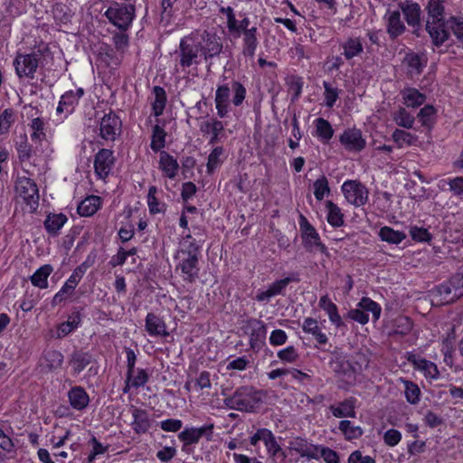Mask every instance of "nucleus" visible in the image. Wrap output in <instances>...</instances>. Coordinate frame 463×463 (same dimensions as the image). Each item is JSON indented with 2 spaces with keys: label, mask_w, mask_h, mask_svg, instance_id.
Segmentation results:
<instances>
[{
  "label": "nucleus",
  "mask_w": 463,
  "mask_h": 463,
  "mask_svg": "<svg viewBox=\"0 0 463 463\" xmlns=\"http://www.w3.org/2000/svg\"><path fill=\"white\" fill-rule=\"evenodd\" d=\"M395 123L404 128H411L414 123V117L409 113L404 108H400L393 114Z\"/></svg>",
  "instance_id": "864d4df0"
},
{
  "label": "nucleus",
  "mask_w": 463,
  "mask_h": 463,
  "mask_svg": "<svg viewBox=\"0 0 463 463\" xmlns=\"http://www.w3.org/2000/svg\"><path fill=\"white\" fill-rule=\"evenodd\" d=\"M153 93L155 96V100L152 103L154 114L156 116H160L165 109V101H166V95L165 91L163 88L159 86H156L153 89Z\"/></svg>",
  "instance_id": "8fccbe9b"
},
{
  "label": "nucleus",
  "mask_w": 463,
  "mask_h": 463,
  "mask_svg": "<svg viewBox=\"0 0 463 463\" xmlns=\"http://www.w3.org/2000/svg\"><path fill=\"white\" fill-rule=\"evenodd\" d=\"M158 167L164 176L169 179H175L179 172L177 160L165 151H162L159 155Z\"/></svg>",
  "instance_id": "412c9836"
},
{
  "label": "nucleus",
  "mask_w": 463,
  "mask_h": 463,
  "mask_svg": "<svg viewBox=\"0 0 463 463\" xmlns=\"http://www.w3.org/2000/svg\"><path fill=\"white\" fill-rule=\"evenodd\" d=\"M342 54L346 60H352L364 52L363 40L360 37L351 36L340 43Z\"/></svg>",
  "instance_id": "4be33fe9"
},
{
  "label": "nucleus",
  "mask_w": 463,
  "mask_h": 463,
  "mask_svg": "<svg viewBox=\"0 0 463 463\" xmlns=\"http://www.w3.org/2000/svg\"><path fill=\"white\" fill-rule=\"evenodd\" d=\"M179 261L175 270L180 271V276L184 281L194 282L198 278V258L192 256H177Z\"/></svg>",
  "instance_id": "9b49d317"
},
{
  "label": "nucleus",
  "mask_w": 463,
  "mask_h": 463,
  "mask_svg": "<svg viewBox=\"0 0 463 463\" xmlns=\"http://www.w3.org/2000/svg\"><path fill=\"white\" fill-rule=\"evenodd\" d=\"M133 420L131 426L137 434L146 433L151 427V420L148 413L145 410L134 408L132 410Z\"/></svg>",
  "instance_id": "a878e982"
},
{
  "label": "nucleus",
  "mask_w": 463,
  "mask_h": 463,
  "mask_svg": "<svg viewBox=\"0 0 463 463\" xmlns=\"http://www.w3.org/2000/svg\"><path fill=\"white\" fill-rule=\"evenodd\" d=\"M453 292L450 281L444 282L435 288L431 301L438 306L450 304L458 299Z\"/></svg>",
  "instance_id": "aec40b11"
},
{
  "label": "nucleus",
  "mask_w": 463,
  "mask_h": 463,
  "mask_svg": "<svg viewBox=\"0 0 463 463\" xmlns=\"http://www.w3.org/2000/svg\"><path fill=\"white\" fill-rule=\"evenodd\" d=\"M29 126L32 131L31 137L33 140L42 141L45 138V122L42 118L36 117L33 118Z\"/></svg>",
  "instance_id": "3c124183"
},
{
  "label": "nucleus",
  "mask_w": 463,
  "mask_h": 463,
  "mask_svg": "<svg viewBox=\"0 0 463 463\" xmlns=\"http://www.w3.org/2000/svg\"><path fill=\"white\" fill-rule=\"evenodd\" d=\"M317 458L322 457L326 463H338L339 457L335 451L329 448L318 446Z\"/></svg>",
  "instance_id": "774afa93"
},
{
  "label": "nucleus",
  "mask_w": 463,
  "mask_h": 463,
  "mask_svg": "<svg viewBox=\"0 0 463 463\" xmlns=\"http://www.w3.org/2000/svg\"><path fill=\"white\" fill-rule=\"evenodd\" d=\"M314 186V195L317 200L321 201L324 199L325 195L330 193V189L328 186V181L326 176H321L317 179L313 184Z\"/></svg>",
  "instance_id": "bf43d9fd"
},
{
  "label": "nucleus",
  "mask_w": 463,
  "mask_h": 463,
  "mask_svg": "<svg viewBox=\"0 0 463 463\" xmlns=\"http://www.w3.org/2000/svg\"><path fill=\"white\" fill-rule=\"evenodd\" d=\"M316 135L324 142H328L333 135L334 129L330 123L323 118H318L315 120Z\"/></svg>",
  "instance_id": "a18cd8bd"
},
{
  "label": "nucleus",
  "mask_w": 463,
  "mask_h": 463,
  "mask_svg": "<svg viewBox=\"0 0 463 463\" xmlns=\"http://www.w3.org/2000/svg\"><path fill=\"white\" fill-rule=\"evenodd\" d=\"M340 143L348 151L359 152L365 146V139L360 129L348 128L345 130L339 137Z\"/></svg>",
  "instance_id": "f8f14e48"
},
{
  "label": "nucleus",
  "mask_w": 463,
  "mask_h": 463,
  "mask_svg": "<svg viewBox=\"0 0 463 463\" xmlns=\"http://www.w3.org/2000/svg\"><path fill=\"white\" fill-rule=\"evenodd\" d=\"M341 189L345 200L355 207L363 206L368 202V189L360 182L347 180L342 184Z\"/></svg>",
  "instance_id": "0eeeda50"
},
{
  "label": "nucleus",
  "mask_w": 463,
  "mask_h": 463,
  "mask_svg": "<svg viewBox=\"0 0 463 463\" xmlns=\"http://www.w3.org/2000/svg\"><path fill=\"white\" fill-rule=\"evenodd\" d=\"M326 207L327 210V222L334 227H340L344 224V215L341 209L333 202L326 201Z\"/></svg>",
  "instance_id": "79ce46f5"
},
{
  "label": "nucleus",
  "mask_w": 463,
  "mask_h": 463,
  "mask_svg": "<svg viewBox=\"0 0 463 463\" xmlns=\"http://www.w3.org/2000/svg\"><path fill=\"white\" fill-rule=\"evenodd\" d=\"M403 64L411 76H417L422 72L427 65V58L423 54L409 52L404 57Z\"/></svg>",
  "instance_id": "5701e85b"
},
{
  "label": "nucleus",
  "mask_w": 463,
  "mask_h": 463,
  "mask_svg": "<svg viewBox=\"0 0 463 463\" xmlns=\"http://www.w3.org/2000/svg\"><path fill=\"white\" fill-rule=\"evenodd\" d=\"M202 43L193 38L184 37L179 44V64L181 67L188 68L193 64H198L202 55Z\"/></svg>",
  "instance_id": "39448f33"
},
{
  "label": "nucleus",
  "mask_w": 463,
  "mask_h": 463,
  "mask_svg": "<svg viewBox=\"0 0 463 463\" xmlns=\"http://www.w3.org/2000/svg\"><path fill=\"white\" fill-rule=\"evenodd\" d=\"M339 430L345 435L346 439H354L360 438L364 431L361 427L354 426L350 420H341Z\"/></svg>",
  "instance_id": "09e8293b"
},
{
  "label": "nucleus",
  "mask_w": 463,
  "mask_h": 463,
  "mask_svg": "<svg viewBox=\"0 0 463 463\" xmlns=\"http://www.w3.org/2000/svg\"><path fill=\"white\" fill-rule=\"evenodd\" d=\"M213 425H203L200 428H184L178 434V439L184 442V445H192L197 443L203 435L208 433L211 435L213 433Z\"/></svg>",
  "instance_id": "a211bd4d"
},
{
  "label": "nucleus",
  "mask_w": 463,
  "mask_h": 463,
  "mask_svg": "<svg viewBox=\"0 0 463 463\" xmlns=\"http://www.w3.org/2000/svg\"><path fill=\"white\" fill-rule=\"evenodd\" d=\"M165 130L158 125H156L153 128V135L151 139V148L154 151H159L161 148L165 146Z\"/></svg>",
  "instance_id": "4d7b16f0"
},
{
  "label": "nucleus",
  "mask_w": 463,
  "mask_h": 463,
  "mask_svg": "<svg viewBox=\"0 0 463 463\" xmlns=\"http://www.w3.org/2000/svg\"><path fill=\"white\" fill-rule=\"evenodd\" d=\"M264 444L267 448L269 454L271 457L280 458L281 459L285 458L286 456H285L284 452L282 451L280 446L276 441V439H275V436L273 435V433L270 434V436L269 437V439H267V441Z\"/></svg>",
  "instance_id": "0e129e2a"
},
{
  "label": "nucleus",
  "mask_w": 463,
  "mask_h": 463,
  "mask_svg": "<svg viewBox=\"0 0 463 463\" xmlns=\"http://www.w3.org/2000/svg\"><path fill=\"white\" fill-rule=\"evenodd\" d=\"M68 397L71 405L76 410H82L86 408L90 402L88 393L81 387L72 388L69 392Z\"/></svg>",
  "instance_id": "f704fd0d"
},
{
  "label": "nucleus",
  "mask_w": 463,
  "mask_h": 463,
  "mask_svg": "<svg viewBox=\"0 0 463 463\" xmlns=\"http://www.w3.org/2000/svg\"><path fill=\"white\" fill-rule=\"evenodd\" d=\"M230 88L227 85L219 86L215 92V107L220 118H224L228 113Z\"/></svg>",
  "instance_id": "cd10ccee"
},
{
  "label": "nucleus",
  "mask_w": 463,
  "mask_h": 463,
  "mask_svg": "<svg viewBox=\"0 0 463 463\" xmlns=\"http://www.w3.org/2000/svg\"><path fill=\"white\" fill-rule=\"evenodd\" d=\"M408 361L413 365L414 369L422 373L427 379L431 381L439 378V372L434 363L417 355H411Z\"/></svg>",
  "instance_id": "f3484780"
},
{
  "label": "nucleus",
  "mask_w": 463,
  "mask_h": 463,
  "mask_svg": "<svg viewBox=\"0 0 463 463\" xmlns=\"http://www.w3.org/2000/svg\"><path fill=\"white\" fill-rule=\"evenodd\" d=\"M400 13L404 15L405 21L409 26L417 28L420 24L421 8L420 5L412 1L405 0L398 3Z\"/></svg>",
  "instance_id": "ddd939ff"
},
{
  "label": "nucleus",
  "mask_w": 463,
  "mask_h": 463,
  "mask_svg": "<svg viewBox=\"0 0 463 463\" xmlns=\"http://www.w3.org/2000/svg\"><path fill=\"white\" fill-rule=\"evenodd\" d=\"M436 109L432 105L424 106L418 113V118L425 127H430L434 123Z\"/></svg>",
  "instance_id": "13d9d810"
},
{
  "label": "nucleus",
  "mask_w": 463,
  "mask_h": 463,
  "mask_svg": "<svg viewBox=\"0 0 463 463\" xmlns=\"http://www.w3.org/2000/svg\"><path fill=\"white\" fill-rule=\"evenodd\" d=\"M67 221L68 218L63 213H49L43 225L49 235L57 236Z\"/></svg>",
  "instance_id": "c85d7f7f"
},
{
  "label": "nucleus",
  "mask_w": 463,
  "mask_h": 463,
  "mask_svg": "<svg viewBox=\"0 0 463 463\" xmlns=\"http://www.w3.org/2000/svg\"><path fill=\"white\" fill-rule=\"evenodd\" d=\"M409 233L413 241L419 242H429L432 238L427 229L418 226H411Z\"/></svg>",
  "instance_id": "680f3d73"
},
{
  "label": "nucleus",
  "mask_w": 463,
  "mask_h": 463,
  "mask_svg": "<svg viewBox=\"0 0 463 463\" xmlns=\"http://www.w3.org/2000/svg\"><path fill=\"white\" fill-rule=\"evenodd\" d=\"M80 323V318L79 315H74L69 317L66 322L60 324L57 327L56 337L63 338L75 329L78 328Z\"/></svg>",
  "instance_id": "49530a36"
},
{
  "label": "nucleus",
  "mask_w": 463,
  "mask_h": 463,
  "mask_svg": "<svg viewBox=\"0 0 463 463\" xmlns=\"http://www.w3.org/2000/svg\"><path fill=\"white\" fill-rule=\"evenodd\" d=\"M51 57L49 47L44 45L31 53H18L14 60L16 75L22 79L33 80L39 66H43L47 58Z\"/></svg>",
  "instance_id": "f257e3e1"
},
{
  "label": "nucleus",
  "mask_w": 463,
  "mask_h": 463,
  "mask_svg": "<svg viewBox=\"0 0 463 463\" xmlns=\"http://www.w3.org/2000/svg\"><path fill=\"white\" fill-rule=\"evenodd\" d=\"M426 31L428 32L432 43L436 47L441 46L449 38V33L445 29L443 22H426Z\"/></svg>",
  "instance_id": "6ab92c4d"
},
{
  "label": "nucleus",
  "mask_w": 463,
  "mask_h": 463,
  "mask_svg": "<svg viewBox=\"0 0 463 463\" xmlns=\"http://www.w3.org/2000/svg\"><path fill=\"white\" fill-rule=\"evenodd\" d=\"M379 236L382 241L392 244H399L406 238L404 232L395 231L389 226L382 227L379 231Z\"/></svg>",
  "instance_id": "37998d69"
},
{
  "label": "nucleus",
  "mask_w": 463,
  "mask_h": 463,
  "mask_svg": "<svg viewBox=\"0 0 463 463\" xmlns=\"http://www.w3.org/2000/svg\"><path fill=\"white\" fill-rule=\"evenodd\" d=\"M63 363V355L61 352L56 350H48L44 352L41 365L47 368L49 371H55L59 369Z\"/></svg>",
  "instance_id": "c9c22d12"
},
{
  "label": "nucleus",
  "mask_w": 463,
  "mask_h": 463,
  "mask_svg": "<svg viewBox=\"0 0 463 463\" xmlns=\"http://www.w3.org/2000/svg\"><path fill=\"white\" fill-rule=\"evenodd\" d=\"M399 382L403 384L406 401L412 405L418 404L421 395L419 386L415 383L404 378H400Z\"/></svg>",
  "instance_id": "4c0bfd02"
},
{
  "label": "nucleus",
  "mask_w": 463,
  "mask_h": 463,
  "mask_svg": "<svg viewBox=\"0 0 463 463\" xmlns=\"http://www.w3.org/2000/svg\"><path fill=\"white\" fill-rule=\"evenodd\" d=\"M121 132V120L113 112L105 114L99 121V136L108 141H114Z\"/></svg>",
  "instance_id": "1a4fd4ad"
},
{
  "label": "nucleus",
  "mask_w": 463,
  "mask_h": 463,
  "mask_svg": "<svg viewBox=\"0 0 463 463\" xmlns=\"http://www.w3.org/2000/svg\"><path fill=\"white\" fill-rule=\"evenodd\" d=\"M386 33L391 40H395L406 31V25L402 19L400 10H388L383 16Z\"/></svg>",
  "instance_id": "9d476101"
},
{
  "label": "nucleus",
  "mask_w": 463,
  "mask_h": 463,
  "mask_svg": "<svg viewBox=\"0 0 463 463\" xmlns=\"http://www.w3.org/2000/svg\"><path fill=\"white\" fill-rule=\"evenodd\" d=\"M101 198L97 195L87 196L78 205V213L81 216H92L100 208Z\"/></svg>",
  "instance_id": "7c9ffc66"
},
{
  "label": "nucleus",
  "mask_w": 463,
  "mask_h": 463,
  "mask_svg": "<svg viewBox=\"0 0 463 463\" xmlns=\"http://www.w3.org/2000/svg\"><path fill=\"white\" fill-rule=\"evenodd\" d=\"M403 103L407 107L417 108L425 102L426 96L415 88H404L401 91Z\"/></svg>",
  "instance_id": "2f4dec72"
},
{
  "label": "nucleus",
  "mask_w": 463,
  "mask_h": 463,
  "mask_svg": "<svg viewBox=\"0 0 463 463\" xmlns=\"http://www.w3.org/2000/svg\"><path fill=\"white\" fill-rule=\"evenodd\" d=\"M115 165V156L111 150L102 148L94 157V173L99 179L105 180Z\"/></svg>",
  "instance_id": "6e6552de"
},
{
  "label": "nucleus",
  "mask_w": 463,
  "mask_h": 463,
  "mask_svg": "<svg viewBox=\"0 0 463 463\" xmlns=\"http://www.w3.org/2000/svg\"><path fill=\"white\" fill-rule=\"evenodd\" d=\"M104 15L110 24L120 30H128L136 15V7L133 5H127L113 1L104 13Z\"/></svg>",
  "instance_id": "7ed1b4c3"
},
{
  "label": "nucleus",
  "mask_w": 463,
  "mask_h": 463,
  "mask_svg": "<svg viewBox=\"0 0 463 463\" xmlns=\"http://www.w3.org/2000/svg\"><path fill=\"white\" fill-rule=\"evenodd\" d=\"M83 94L84 90L81 88H79L76 90L66 91L61 97L60 102L56 109V112L58 114L64 113L65 117L71 114Z\"/></svg>",
  "instance_id": "4468645a"
},
{
  "label": "nucleus",
  "mask_w": 463,
  "mask_h": 463,
  "mask_svg": "<svg viewBox=\"0 0 463 463\" xmlns=\"http://www.w3.org/2000/svg\"><path fill=\"white\" fill-rule=\"evenodd\" d=\"M392 138L398 148L411 146L417 142V137L415 135L398 128L392 132Z\"/></svg>",
  "instance_id": "a19ab883"
},
{
  "label": "nucleus",
  "mask_w": 463,
  "mask_h": 463,
  "mask_svg": "<svg viewBox=\"0 0 463 463\" xmlns=\"http://www.w3.org/2000/svg\"><path fill=\"white\" fill-rule=\"evenodd\" d=\"M428 14L427 22H443L445 7L442 0H428L425 6Z\"/></svg>",
  "instance_id": "72a5a7b5"
},
{
  "label": "nucleus",
  "mask_w": 463,
  "mask_h": 463,
  "mask_svg": "<svg viewBox=\"0 0 463 463\" xmlns=\"http://www.w3.org/2000/svg\"><path fill=\"white\" fill-rule=\"evenodd\" d=\"M302 329L305 333L312 335L320 345H325L328 341L326 335L321 331L317 321L312 317L304 319Z\"/></svg>",
  "instance_id": "473e14b6"
},
{
  "label": "nucleus",
  "mask_w": 463,
  "mask_h": 463,
  "mask_svg": "<svg viewBox=\"0 0 463 463\" xmlns=\"http://www.w3.org/2000/svg\"><path fill=\"white\" fill-rule=\"evenodd\" d=\"M148 381V374L144 369H137L136 374L135 373L132 374L130 380L127 378V386L124 390L125 392H128L129 384L133 387H140L146 383Z\"/></svg>",
  "instance_id": "052dcab7"
},
{
  "label": "nucleus",
  "mask_w": 463,
  "mask_h": 463,
  "mask_svg": "<svg viewBox=\"0 0 463 463\" xmlns=\"http://www.w3.org/2000/svg\"><path fill=\"white\" fill-rule=\"evenodd\" d=\"M199 254V247L195 244L194 239L191 235H186L180 242V249L177 256H192L197 257Z\"/></svg>",
  "instance_id": "c03bdc74"
},
{
  "label": "nucleus",
  "mask_w": 463,
  "mask_h": 463,
  "mask_svg": "<svg viewBox=\"0 0 463 463\" xmlns=\"http://www.w3.org/2000/svg\"><path fill=\"white\" fill-rule=\"evenodd\" d=\"M447 24L452 30L454 35L460 42H463V17L460 16H450Z\"/></svg>",
  "instance_id": "e2e57ef3"
},
{
  "label": "nucleus",
  "mask_w": 463,
  "mask_h": 463,
  "mask_svg": "<svg viewBox=\"0 0 463 463\" xmlns=\"http://www.w3.org/2000/svg\"><path fill=\"white\" fill-rule=\"evenodd\" d=\"M145 327L151 336H167L168 332L162 318L153 313H148L145 320Z\"/></svg>",
  "instance_id": "b1692460"
},
{
  "label": "nucleus",
  "mask_w": 463,
  "mask_h": 463,
  "mask_svg": "<svg viewBox=\"0 0 463 463\" xmlns=\"http://www.w3.org/2000/svg\"><path fill=\"white\" fill-rule=\"evenodd\" d=\"M156 193L157 188L156 186L152 185L149 187L147 194V205L149 213L152 214L164 213L165 211V204L156 198Z\"/></svg>",
  "instance_id": "de8ad7c7"
},
{
  "label": "nucleus",
  "mask_w": 463,
  "mask_h": 463,
  "mask_svg": "<svg viewBox=\"0 0 463 463\" xmlns=\"http://www.w3.org/2000/svg\"><path fill=\"white\" fill-rule=\"evenodd\" d=\"M288 449L302 458H317L318 446L308 442L302 438H293L288 442Z\"/></svg>",
  "instance_id": "dca6fc26"
},
{
  "label": "nucleus",
  "mask_w": 463,
  "mask_h": 463,
  "mask_svg": "<svg viewBox=\"0 0 463 463\" xmlns=\"http://www.w3.org/2000/svg\"><path fill=\"white\" fill-rule=\"evenodd\" d=\"M323 85L325 89L324 96L326 106L332 108L338 99L339 91L336 88H332L326 81H324Z\"/></svg>",
  "instance_id": "338daca9"
},
{
  "label": "nucleus",
  "mask_w": 463,
  "mask_h": 463,
  "mask_svg": "<svg viewBox=\"0 0 463 463\" xmlns=\"http://www.w3.org/2000/svg\"><path fill=\"white\" fill-rule=\"evenodd\" d=\"M412 321L408 317H398L393 321V333L396 335H407L412 329Z\"/></svg>",
  "instance_id": "6e6d98bb"
},
{
  "label": "nucleus",
  "mask_w": 463,
  "mask_h": 463,
  "mask_svg": "<svg viewBox=\"0 0 463 463\" xmlns=\"http://www.w3.org/2000/svg\"><path fill=\"white\" fill-rule=\"evenodd\" d=\"M16 198L22 200L30 212H34L39 205V191L33 180L27 176H19L15 181Z\"/></svg>",
  "instance_id": "20e7f679"
},
{
  "label": "nucleus",
  "mask_w": 463,
  "mask_h": 463,
  "mask_svg": "<svg viewBox=\"0 0 463 463\" xmlns=\"http://www.w3.org/2000/svg\"><path fill=\"white\" fill-rule=\"evenodd\" d=\"M242 34V54L247 57L252 58L255 54L256 49L259 45L258 29L253 26L245 31Z\"/></svg>",
  "instance_id": "bb28decb"
},
{
  "label": "nucleus",
  "mask_w": 463,
  "mask_h": 463,
  "mask_svg": "<svg viewBox=\"0 0 463 463\" xmlns=\"http://www.w3.org/2000/svg\"><path fill=\"white\" fill-rule=\"evenodd\" d=\"M354 407V401L350 399L340 402L337 406L332 405L330 410L336 418H354L356 415Z\"/></svg>",
  "instance_id": "58836bf2"
},
{
  "label": "nucleus",
  "mask_w": 463,
  "mask_h": 463,
  "mask_svg": "<svg viewBox=\"0 0 463 463\" xmlns=\"http://www.w3.org/2000/svg\"><path fill=\"white\" fill-rule=\"evenodd\" d=\"M278 357L283 363L292 364L295 363L298 359V354L296 348L292 345L288 346L284 349L279 350L277 353Z\"/></svg>",
  "instance_id": "69168bd1"
},
{
  "label": "nucleus",
  "mask_w": 463,
  "mask_h": 463,
  "mask_svg": "<svg viewBox=\"0 0 463 463\" xmlns=\"http://www.w3.org/2000/svg\"><path fill=\"white\" fill-rule=\"evenodd\" d=\"M202 43V55L204 57V60L207 61L209 58H213L218 54L222 50V44L219 37L214 34L207 33L203 40Z\"/></svg>",
  "instance_id": "393cba45"
},
{
  "label": "nucleus",
  "mask_w": 463,
  "mask_h": 463,
  "mask_svg": "<svg viewBox=\"0 0 463 463\" xmlns=\"http://www.w3.org/2000/svg\"><path fill=\"white\" fill-rule=\"evenodd\" d=\"M52 272L51 265H43L40 267L32 276L31 282L34 287L39 288H48V277Z\"/></svg>",
  "instance_id": "ea45409f"
},
{
  "label": "nucleus",
  "mask_w": 463,
  "mask_h": 463,
  "mask_svg": "<svg viewBox=\"0 0 463 463\" xmlns=\"http://www.w3.org/2000/svg\"><path fill=\"white\" fill-rule=\"evenodd\" d=\"M246 328L250 331V345L251 348L260 347L266 339L267 330L265 324L261 320L250 318L246 322Z\"/></svg>",
  "instance_id": "2eb2a0df"
},
{
  "label": "nucleus",
  "mask_w": 463,
  "mask_h": 463,
  "mask_svg": "<svg viewBox=\"0 0 463 463\" xmlns=\"http://www.w3.org/2000/svg\"><path fill=\"white\" fill-rule=\"evenodd\" d=\"M299 226L302 242L307 250L310 252L319 251L327 254V249L322 243L318 232L304 216L300 218Z\"/></svg>",
  "instance_id": "423d86ee"
},
{
  "label": "nucleus",
  "mask_w": 463,
  "mask_h": 463,
  "mask_svg": "<svg viewBox=\"0 0 463 463\" xmlns=\"http://www.w3.org/2000/svg\"><path fill=\"white\" fill-rule=\"evenodd\" d=\"M318 305L327 314L329 321L333 325L336 327H340L343 325L336 305L331 301L327 295L320 298Z\"/></svg>",
  "instance_id": "c756f323"
},
{
  "label": "nucleus",
  "mask_w": 463,
  "mask_h": 463,
  "mask_svg": "<svg viewBox=\"0 0 463 463\" xmlns=\"http://www.w3.org/2000/svg\"><path fill=\"white\" fill-rule=\"evenodd\" d=\"M261 401L260 392L252 387L243 386L237 389L232 395L224 399V404L232 410L253 411Z\"/></svg>",
  "instance_id": "f03ea898"
},
{
  "label": "nucleus",
  "mask_w": 463,
  "mask_h": 463,
  "mask_svg": "<svg viewBox=\"0 0 463 463\" xmlns=\"http://www.w3.org/2000/svg\"><path fill=\"white\" fill-rule=\"evenodd\" d=\"M223 129V123L213 118L204 121L200 125V130L203 133H211L212 137L209 143L212 145L215 144L219 140V136Z\"/></svg>",
  "instance_id": "e433bc0d"
},
{
  "label": "nucleus",
  "mask_w": 463,
  "mask_h": 463,
  "mask_svg": "<svg viewBox=\"0 0 463 463\" xmlns=\"http://www.w3.org/2000/svg\"><path fill=\"white\" fill-rule=\"evenodd\" d=\"M359 307L364 313L371 312L373 314V320H378L381 316L382 308L378 303L372 300L369 298L364 297L358 302Z\"/></svg>",
  "instance_id": "603ef678"
},
{
  "label": "nucleus",
  "mask_w": 463,
  "mask_h": 463,
  "mask_svg": "<svg viewBox=\"0 0 463 463\" xmlns=\"http://www.w3.org/2000/svg\"><path fill=\"white\" fill-rule=\"evenodd\" d=\"M223 148L222 146H216L213 149L208 156L206 165L208 174H212L216 168H218L222 163Z\"/></svg>",
  "instance_id": "5fc2aeb1"
}]
</instances>
